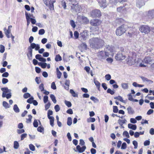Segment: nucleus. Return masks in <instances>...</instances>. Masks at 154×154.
Returning a JSON list of instances; mask_svg holds the SVG:
<instances>
[{
    "mask_svg": "<svg viewBox=\"0 0 154 154\" xmlns=\"http://www.w3.org/2000/svg\"><path fill=\"white\" fill-rule=\"evenodd\" d=\"M145 5L144 0H137L136 6L140 8Z\"/></svg>",
    "mask_w": 154,
    "mask_h": 154,
    "instance_id": "obj_14",
    "label": "nucleus"
},
{
    "mask_svg": "<svg viewBox=\"0 0 154 154\" xmlns=\"http://www.w3.org/2000/svg\"><path fill=\"white\" fill-rule=\"evenodd\" d=\"M54 109L56 112H58L60 110V107L58 105H56L54 106Z\"/></svg>",
    "mask_w": 154,
    "mask_h": 154,
    "instance_id": "obj_55",
    "label": "nucleus"
},
{
    "mask_svg": "<svg viewBox=\"0 0 154 154\" xmlns=\"http://www.w3.org/2000/svg\"><path fill=\"white\" fill-rule=\"evenodd\" d=\"M88 31H84L82 33H81V35L82 37L83 38V39H86L88 38Z\"/></svg>",
    "mask_w": 154,
    "mask_h": 154,
    "instance_id": "obj_15",
    "label": "nucleus"
},
{
    "mask_svg": "<svg viewBox=\"0 0 154 154\" xmlns=\"http://www.w3.org/2000/svg\"><path fill=\"white\" fill-rule=\"evenodd\" d=\"M118 107L116 106H113V112L115 113L118 112Z\"/></svg>",
    "mask_w": 154,
    "mask_h": 154,
    "instance_id": "obj_56",
    "label": "nucleus"
},
{
    "mask_svg": "<svg viewBox=\"0 0 154 154\" xmlns=\"http://www.w3.org/2000/svg\"><path fill=\"white\" fill-rule=\"evenodd\" d=\"M114 99H115L118 100L122 102L125 103V101L123 100L122 98L120 96L115 97H114Z\"/></svg>",
    "mask_w": 154,
    "mask_h": 154,
    "instance_id": "obj_32",
    "label": "nucleus"
},
{
    "mask_svg": "<svg viewBox=\"0 0 154 154\" xmlns=\"http://www.w3.org/2000/svg\"><path fill=\"white\" fill-rule=\"evenodd\" d=\"M61 4L62 6L63 7L64 9H66V3L63 0L61 2Z\"/></svg>",
    "mask_w": 154,
    "mask_h": 154,
    "instance_id": "obj_42",
    "label": "nucleus"
},
{
    "mask_svg": "<svg viewBox=\"0 0 154 154\" xmlns=\"http://www.w3.org/2000/svg\"><path fill=\"white\" fill-rule=\"evenodd\" d=\"M50 97L53 102L55 103H56L57 101L54 96L53 94H51L50 95Z\"/></svg>",
    "mask_w": 154,
    "mask_h": 154,
    "instance_id": "obj_37",
    "label": "nucleus"
},
{
    "mask_svg": "<svg viewBox=\"0 0 154 154\" xmlns=\"http://www.w3.org/2000/svg\"><path fill=\"white\" fill-rule=\"evenodd\" d=\"M39 88L40 90L41 91H44V87L43 84H41L39 86Z\"/></svg>",
    "mask_w": 154,
    "mask_h": 154,
    "instance_id": "obj_57",
    "label": "nucleus"
},
{
    "mask_svg": "<svg viewBox=\"0 0 154 154\" xmlns=\"http://www.w3.org/2000/svg\"><path fill=\"white\" fill-rule=\"evenodd\" d=\"M71 2L70 4L72 8H74L77 5V2L75 0H71Z\"/></svg>",
    "mask_w": 154,
    "mask_h": 154,
    "instance_id": "obj_28",
    "label": "nucleus"
},
{
    "mask_svg": "<svg viewBox=\"0 0 154 154\" xmlns=\"http://www.w3.org/2000/svg\"><path fill=\"white\" fill-rule=\"evenodd\" d=\"M25 16L27 22V26H28L30 24V16L28 13L26 12Z\"/></svg>",
    "mask_w": 154,
    "mask_h": 154,
    "instance_id": "obj_23",
    "label": "nucleus"
},
{
    "mask_svg": "<svg viewBox=\"0 0 154 154\" xmlns=\"http://www.w3.org/2000/svg\"><path fill=\"white\" fill-rule=\"evenodd\" d=\"M98 2L99 6L101 7L105 8L107 5V4L106 2V0H98Z\"/></svg>",
    "mask_w": 154,
    "mask_h": 154,
    "instance_id": "obj_12",
    "label": "nucleus"
},
{
    "mask_svg": "<svg viewBox=\"0 0 154 154\" xmlns=\"http://www.w3.org/2000/svg\"><path fill=\"white\" fill-rule=\"evenodd\" d=\"M3 105L5 108H7L9 107L8 103L5 101H4L3 102Z\"/></svg>",
    "mask_w": 154,
    "mask_h": 154,
    "instance_id": "obj_41",
    "label": "nucleus"
},
{
    "mask_svg": "<svg viewBox=\"0 0 154 154\" xmlns=\"http://www.w3.org/2000/svg\"><path fill=\"white\" fill-rule=\"evenodd\" d=\"M29 147L31 151H34L35 150V147L32 144H31L29 145Z\"/></svg>",
    "mask_w": 154,
    "mask_h": 154,
    "instance_id": "obj_50",
    "label": "nucleus"
},
{
    "mask_svg": "<svg viewBox=\"0 0 154 154\" xmlns=\"http://www.w3.org/2000/svg\"><path fill=\"white\" fill-rule=\"evenodd\" d=\"M28 53L27 54V55L29 60H31L32 58V50L31 48H28Z\"/></svg>",
    "mask_w": 154,
    "mask_h": 154,
    "instance_id": "obj_17",
    "label": "nucleus"
},
{
    "mask_svg": "<svg viewBox=\"0 0 154 154\" xmlns=\"http://www.w3.org/2000/svg\"><path fill=\"white\" fill-rule=\"evenodd\" d=\"M150 27L146 25H141L139 27V30L140 32L145 34L149 33L150 32Z\"/></svg>",
    "mask_w": 154,
    "mask_h": 154,
    "instance_id": "obj_5",
    "label": "nucleus"
},
{
    "mask_svg": "<svg viewBox=\"0 0 154 154\" xmlns=\"http://www.w3.org/2000/svg\"><path fill=\"white\" fill-rule=\"evenodd\" d=\"M152 61L151 57H146L142 61V62L145 63H148Z\"/></svg>",
    "mask_w": 154,
    "mask_h": 154,
    "instance_id": "obj_20",
    "label": "nucleus"
},
{
    "mask_svg": "<svg viewBox=\"0 0 154 154\" xmlns=\"http://www.w3.org/2000/svg\"><path fill=\"white\" fill-rule=\"evenodd\" d=\"M27 136V134H26L24 133L22 134L21 135V140H23L24 138H26Z\"/></svg>",
    "mask_w": 154,
    "mask_h": 154,
    "instance_id": "obj_58",
    "label": "nucleus"
},
{
    "mask_svg": "<svg viewBox=\"0 0 154 154\" xmlns=\"http://www.w3.org/2000/svg\"><path fill=\"white\" fill-rule=\"evenodd\" d=\"M70 93L72 94V96L73 97H75L76 96V94H75L74 91L72 89H71L70 91Z\"/></svg>",
    "mask_w": 154,
    "mask_h": 154,
    "instance_id": "obj_60",
    "label": "nucleus"
},
{
    "mask_svg": "<svg viewBox=\"0 0 154 154\" xmlns=\"http://www.w3.org/2000/svg\"><path fill=\"white\" fill-rule=\"evenodd\" d=\"M128 127L129 128L132 129L133 130H135L137 128V126L135 125H133L129 123L128 125Z\"/></svg>",
    "mask_w": 154,
    "mask_h": 154,
    "instance_id": "obj_24",
    "label": "nucleus"
},
{
    "mask_svg": "<svg viewBox=\"0 0 154 154\" xmlns=\"http://www.w3.org/2000/svg\"><path fill=\"white\" fill-rule=\"evenodd\" d=\"M57 75V77L58 79H60L62 75L61 72L59 70L58 68H57L56 69Z\"/></svg>",
    "mask_w": 154,
    "mask_h": 154,
    "instance_id": "obj_31",
    "label": "nucleus"
},
{
    "mask_svg": "<svg viewBox=\"0 0 154 154\" xmlns=\"http://www.w3.org/2000/svg\"><path fill=\"white\" fill-rule=\"evenodd\" d=\"M125 57L122 53L119 52L116 56L115 59L117 60H123L125 59Z\"/></svg>",
    "mask_w": 154,
    "mask_h": 154,
    "instance_id": "obj_10",
    "label": "nucleus"
},
{
    "mask_svg": "<svg viewBox=\"0 0 154 154\" xmlns=\"http://www.w3.org/2000/svg\"><path fill=\"white\" fill-rule=\"evenodd\" d=\"M79 48H81V50H82L83 51L87 49V45L85 43H82L80 45L79 47Z\"/></svg>",
    "mask_w": 154,
    "mask_h": 154,
    "instance_id": "obj_22",
    "label": "nucleus"
},
{
    "mask_svg": "<svg viewBox=\"0 0 154 154\" xmlns=\"http://www.w3.org/2000/svg\"><path fill=\"white\" fill-rule=\"evenodd\" d=\"M53 111L51 110H49L48 112V117L50 120V125L53 127L54 125V118L53 116H50V115H52Z\"/></svg>",
    "mask_w": 154,
    "mask_h": 154,
    "instance_id": "obj_7",
    "label": "nucleus"
},
{
    "mask_svg": "<svg viewBox=\"0 0 154 154\" xmlns=\"http://www.w3.org/2000/svg\"><path fill=\"white\" fill-rule=\"evenodd\" d=\"M133 144L134 146V148L136 149H137L138 146V143L135 140H134L133 141Z\"/></svg>",
    "mask_w": 154,
    "mask_h": 154,
    "instance_id": "obj_54",
    "label": "nucleus"
},
{
    "mask_svg": "<svg viewBox=\"0 0 154 154\" xmlns=\"http://www.w3.org/2000/svg\"><path fill=\"white\" fill-rule=\"evenodd\" d=\"M131 28L128 32V36L130 38H132L134 35L137 34V30L134 28Z\"/></svg>",
    "mask_w": 154,
    "mask_h": 154,
    "instance_id": "obj_8",
    "label": "nucleus"
},
{
    "mask_svg": "<svg viewBox=\"0 0 154 154\" xmlns=\"http://www.w3.org/2000/svg\"><path fill=\"white\" fill-rule=\"evenodd\" d=\"M38 65L40 66L43 69L45 68L47 66V64L46 63H43L41 62H39L38 63Z\"/></svg>",
    "mask_w": 154,
    "mask_h": 154,
    "instance_id": "obj_30",
    "label": "nucleus"
},
{
    "mask_svg": "<svg viewBox=\"0 0 154 154\" xmlns=\"http://www.w3.org/2000/svg\"><path fill=\"white\" fill-rule=\"evenodd\" d=\"M94 82L95 85L96 86L97 88L99 90L100 85V83L98 81L96 80L95 79H94Z\"/></svg>",
    "mask_w": 154,
    "mask_h": 154,
    "instance_id": "obj_27",
    "label": "nucleus"
},
{
    "mask_svg": "<svg viewBox=\"0 0 154 154\" xmlns=\"http://www.w3.org/2000/svg\"><path fill=\"white\" fill-rule=\"evenodd\" d=\"M13 109L14 111L16 112H18L20 111V109L17 104H15L14 105Z\"/></svg>",
    "mask_w": 154,
    "mask_h": 154,
    "instance_id": "obj_34",
    "label": "nucleus"
},
{
    "mask_svg": "<svg viewBox=\"0 0 154 154\" xmlns=\"http://www.w3.org/2000/svg\"><path fill=\"white\" fill-rule=\"evenodd\" d=\"M19 146V144L17 141H15L14 142V148L15 149H17Z\"/></svg>",
    "mask_w": 154,
    "mask_h": 154,
    "instance_id": "obj_39",
    "label": "nucleus"
},
{
    "mask_svg": "<svg viewBox=\"0 0 154 154\" xmlns=\"http://www.w3.org/2000/svg\"><path fill=\"white\" fill-rule=\"evenodd\" d=\"M125 8L124 6H121L117 8V11L118 12L122 13Z\"/></svg>",
    "mask_w": 154,
    "mask_h": 154,
    "instance_id": "obj_35",
    "label": "nucleus"
},
{
    "mask_svg": "<svg viewBox=\"0 0 154 154\" xmlns=\"http://www.w3.org/2000/svg\"><path fill=\"white\" fill-rule=\"evenodd\" d=\"M69 59L68 57L63 56V60L65 62H67L69 61Z\"/></svg>",
    "mask_w": 154,
    "mask_h": 154,
    "instance_id": "obj_44",
    "label": "nucleus"
},
{
    "mask_svg": "<svg viewBox=\"0 0 154 154\" xmlns=\"http://www.w3.org/2000/svg\"><path fill=\"white\" fill-rule=\"evenodd\" d=\"M32 49L35 48V49L36 50H38L40 48V46L38 44H36L35 43H31L30 45V47H29Z\"/></svg>",
    "mask_w": 154,
    "mask_h": 154,
    "instance_id": "obj_16",
    "label": "nucleus"
},
{
    "mask_svg": "<svg viewBox=\"0 0 154 154\" xmlns=\"http://www.w3.org/2000/svg\"><path fill=\"white\" fill-rule=\"evenodd\" d=\"M95 121V119L94 118L90 117L87 119V121L88 122H93Z\"/></svg>",
    "mask_w": 154,
    "mask_h": 154,
    "instance_id": "obj_38",
    "label": "nucleus"
},
{
    "mask_svg": "<svg viewBox=\"0 0 154 154\" xmlns=\"http://www.w3.org/2000/svg\"><path fill=\"white\" fill-rule=\"evenodd\" d=\"M123 135H125L128 138L129 137V135L127 131H125L123 133Z\"/></svg>",
    "mask_w": 154,
    "mask_h": 154,
    "instance_id": "obj_61",
    "label": "nucleus"
},
{
    "mask_svg": "<svg viewBox=\"0 0 154 154\" xmlns=\"http://www.w3.org/2000/svg\"><path fill=\"white\" fill-rule=\"evenodd\" d=\"M37 130L38 131L40 132H43L44 131V128L43 127H41L40 126L38 127V128Z\"/></svg>",
    "mask_w": 154,
    "mask_h": 154,
    "instance_id": "obj_46",
    "label": "nucleus"
},
{
    "mask_svg": "<svg viewBox=\"0 0 154 154\" xmlns=\"http://www.w3.org/2000/svg\"><path fill=\"white\" fill-rule=\"evenodd\" d=\"M65 103L66 105L69 107H70L72 106L71 103L69 101H65Z\"/></svg>",
    "mask_w": 154,
    "mask_h": 154,
    "instance_id": "obj_51",
    "label": "nucleus"
},
{
    "mask_svg": "<svg viewBox=\"0 0 154 154\" xmlns=\"http://www.w3.org/2000/svg\"><path fill=\"white\" fill-rule=\"evenodd\" d=\"M33 126L35 127H37L38 126V122L36 119H35L33 123Z\"/></svg>",
    "mask_w": 154,
    "mask_h": 154,
    "instance_id": "obj_59",
    "label": "nucleus"
},
{
    "mask_svg": "<svg viewBox=\"0 0 154 154\" xmlns=\"http://www.w3.org/2000/svg\"><path fill=\"white\" fill-rule=\"evenodd\" d=\"M31 95L30 94L28 93H26L24 94L23 95L24 98L27 99L30 97Z\"/></svg>",
    "mask_w": 154,
    "mask_h": 154,
    "instance_id": "obj_40",
    "label": "nucleus"
},
{
    "mask_svg": "<svg viewBox=\"0 0 154 154\" xmlns=\"http://www.w3.org/2000/svg\"><path fill=\"white\" fill-rule=\"evenodd\" d=\"M2 91H3L2 97H6L7 99H9L11 98V95L10 93L6 94V93L10 92L11 91L9 90L7 87L2 88Z\"/></svg>",
    "mask_w": 154,
    "mask_h": 154,
    "instance_id": "obj_4",
    "label": "nucleus"
},
{
    "mask_svg": "<svg viewBox=\"0 0 154 154\" xmlns=\"http://www.w3.org/2000/svg\"><path fill=\"white\" fill-rule=\"evenodd\" d=\"M55 60L57 62L60 61L62 60V57L59 54H57L55 56Z\"/></svg>",
    "mask_w": 154,
    "mask_h": 154,
    "instance_id": "obj_33",
    "label": "nucleus"
},
{
    "mask_svg": "<svg viewBox=\"0 0 154 154\" xmlns=\"http://www.w3.org/2000/svg\"><path fill=\"white\" fill-rule=\"evenodd\" d=\"M70 24L71 26L73 28H74L75 26V24L74 21L72 20L70 21Z\"/></svg>",
    "mask_w": 154,
    "mask_h": 154,
    "instance_id": "obj_53",
    "label": "nucleus"
},
{
    "mask_svg": "<svg viewBox=\"0 0 154 154\" xmlns=\"http://www.w3.org/2000/svg\"><path fill=\"white\" fill-rule=\"evenodd\" d=\"M113 51L112 48L108 46L105 50V52L101 51L97 53V56L100 60H102L109 57V55H112Z\"/></svg>",
    "mask_w": 154,
    "mask_h": 154,
    "instance_id": "obj_2",
    "label": "nucleus"
},
{
    "mask_svg": "<svg viewBox=\"0 0 154 154\" xmlns=\"http://www.w3.org/2000/svg\"><path fill=\"white\" fill-rule=\"evenodd\" d=\"M90 15L93 17H99L101 16V13L100 10L95 9L92 11Z\"/></svg>",
    "mask_w": 154,
    "mask_h": 154,
    "instance_id": "obj_6",
    "label": "nucleus"
},
{
    "mask_svg": "<svg viewBox=\"0 0 154 154\" xmlns=\"http://www.w3.org/2000/svg\"><path fill=\"white\" fill-rule=\"evenodd\" d=\"M51 105V104L50 102H48V103L46 104L45 106V108L46 110L48 109L50 107Z\"/></svg>",
    "mask_w": 154,
    "mask_h": 154,
    "instance_id": "obj_64",
    "label": "nucleus"
},
{
    "mask_svg": "<svg viewBox=\"0 0 154 154\" xmlns=\"http://www.w3.org/2000/svg\"><path fill=\"white\" fill-rule=\"evenodd\" d=\"M107 92L108 93H109L111 95L114 94L115 92L112 90H111L110 88H108L107 91Z\"/></svg>",
    "mask_w": 154,
    "mask_h": 154,
    "instance_id": "obj_49",
    "label": "nucleus"
},
{
    "mask_svg": "<svg viewBox=\"0 0 154 154\" xmlns=\"http://www.w3.org/2000/svg\"><path fill=\"white\" fill-rule=\"evenodd\" d=\"M127 26L123 24L117 28L116 30V33L117 35L120 36L123 34L126 31Z\"/></svg>",
    "mask_w": 154,
    "mask_h": 154,
    "instance_id": "obj_3",
    "label": "nucleus"
},
{
    "mask_svg": "<svg viewBox=\"0 0 154 154\" xmlns=\"http://www.w3.org/2000/svg\"><path fill=\"white\" fill-rule=\"evenodd\" d=\"M4 30L5 32V34L8 38H9L11 37V30L10 29H6V28H4Z\"/></svg>",
    "mask_w": 154,
    "mask_h": 154,
    "instance_id": "obj_18",
    "label": "nucleus"
},
{
    "mask_svg": "<svg viewBox=\"0 0 154 154\" xmlns=\"http://www.w3.org/2000/svg\"><path fill=\"white\" fill-rule=\"evenodd\" d=\"M43 100L44 103H47L48 100V97L46 95L44 97Z\"/></svg>",
    "mask_w": 154,
    "mask_h": 154,
    "instance_id": "obj_62",
    "label": "nucleus"
},
{
    "mask_svg": "<svg viewBox=\"0 0 154 154\" xmlns=\"http://www.w3.org/2000/svg\"><path fill=\"white\" fill-rule=\"evenodd\" d=\"M86 149L85 146H83L82 147H81L80 146L78 145V151L80 153H82Z\"/></svg>",
    "mask_w": 154,
    "mask_h": 154,
    "instance_id": "obj_19",
    "label": "nucleus"
},
{
    "mask_svg": "<svg viewBox=\"0 0 154 154\" xmlns=\"http://www.w3.org/2000/svg\"><path fill=\"white\" fill-rule=\"evenodd\" d=\"M78 20L81 23H87L89 22V20L85 17L79 16L78 17Z\"/></svg>",
    "mask_w": 154,
    "mask_h": 154,
    "instance_id": "obj_9",
    "label": "nucleus"
},
{
    "mask_svg": "<svg viewBox=\"0 0 154 154\" xmlns=\"http://www.w3.org/2000/svg\"><path fill=\"white\" fill-rule=\"evenodd\" d=\"M45 33V30L44 29H41L38 31V34L39 35H43Z\"/></svg>",
    "mask_w": 154,
    "mask_h": 154,
    "instance_id": "obj_45",
    "label": "nucleus"
},
{
    "mask_svg": "<svg viewBox=\"0 0 154 154\" xmlns=\"http://www.w3.org/2000/svg\"><path fill=\"white\" fill-rule=\"evenodd\" d=\"M8 80L6 78H3L2 79V83L4 84H5L8 82Z\"/></svg>",
    "mask_w": 154,
    "mask_h": 154,
    "instance_id": "obj_63",
    "label": "nucleus"
},
{
    "mask_svg": "<svg viewBox=\"0 0 154 154\" xmlns=\"http://www.w3.org/2000/svg\"><path fill=\"white\" fill-rule=\"evenodd\" d=\"M122 88L124 89H127L128 88V83H122L121 84Z\"/></svg>",
    "mask_w": 154,
    "mask_h": 154,
    "instance_id": "obj_29",
    "label": "nucleus"
},
{
    "mask_svg": "<svg viewBox=\"0 0 154 154\" xmlns=\"http://www.w3.org/2000/svg\"><path fill=\"white\" fill-rule=\"evenodd\" d=\"M33 97H31L28 99L27 100V102L29 103H32L33 100Z\"/></svg>",
    "mask_w": 154,
    "mask_h": 154,
    "instance_id": "obj_47",
    "label": "nucleus"
},
{
    "mask_svg": "<svg viewBox=\"0 0 154 154\" xmlns=\"http://www.w3.org/2000/svg\"><path fill=\"white\" fill-rule=\"evenodd\" d=\"M126 0H109L110 3L116 5L118 2L121 3L122 2H125Z\"/></svg>",
    "mask_w": 154,
    "mask_h": 154,
    "instance_id": "obj_21",
    "label": "nucleus"
},
{
    "mask_svg": "<svg viewBox=\"0 0 154 154\" xmlns=\"http://www.w3.org/2000/svg\"><path fill=\"white\" fill-rule=\"evenodd\" d=\"M126 122L127 120L125 119L124 120L119 119L118 120V123L121 126H122Z\"/></svg>",
    "mask_w": 154,
    "mask_h": 154,
    "instance_id": "obj_26",
    "label": "nucleus"
},
{
    "mask_svg": "<svg viewBox=\"0 0 154 154\" xmlns=\"http://www.w3.org/2000/svg\"><path fill=\"white\" fill-rule=\"evenodd\" d=\"M51 88L52 89L54 90H55L56 89V86L55 83L54 82H53L52 83L51 85Z\"/></svg>",
    "mask_w": 154,
    "mask_h": 154,
    "instance_id": "obj_52",
    "label": "nucleus"
},
{
    "mask_svg": "<svg viewBox=\"0 0 154 154\" xmlns=\"http://www.w3.org/2000/svg\"><path fill=\"white\" fill-rule=\"evenodd\" d=\"M105 79L107 81H109L111 79V77L110 75L109 74H107L105 76Z\"/></svg>",
    "mask_w": 154,
    "mask_h": 154,
    "instance_id": "obj_48",
    "label": "nucleus"
},
{
    "mask_svg": "<svg viewBox=\"0 0 154 154\" xmlns=\"http://www.w3.org/2000/svg\"><path fill=\"white\" fill-rule=\"evenodd\" d=\"M89 43L91 47L98 49L103 45L104 42L102 39L95 37L90 39Z\"/></svg>",
    "mask_w": 154,
    "mask_h": 154,
    "instance_id": "obj_1",
    "label": "nucleus"
},
{
    "mask_svg": "<svg viewBox=\"0 0 154 154\" xmlns=\"http://www.w3.org/2000/svg\"><path fill=\"white\" fill-rule=\"evenodd\" d=\"M127 110L128 113L129 114H133L134 113V112L133 109L131 107L129 106L127 108Z\"/></svg>",
    "mask_w": 154,
    "mask_h": 154,
    "instance_id": "obj_25",
    "label": "nucleus"
},
{
    "mask_svg": "<svg viewBox=\"0 0 154 154\" xmlns=\"http://www.w3.org/2000/svg\"><path fill=\"white\" fill-rule=\"evenodd\" d=\"M67 124L69 126H70L72 124V119L71 117H69L67 119Z\"/></svg>",
    "mask_w": 154,
    "mask_h": 154,
    "instance_id": "obj_36",
    "label": "nucleus"
},
{
    "mask_svg": "<svg viewBox=\"0 0 154 154\" xmlns=\"http://www.w3.org/2000/svg\"><path fill=\"white\" fill-rule=\"evenodd\" d=\"M0 52L1 53H3L5 50V48L4 46L1 45H0Z\"/></svg>",
    "mask_w": 154,
    "mask_h": 154,
    "instance_id": "obj_43",
    "label": "nucleus"
},
{
    "mask_svg": "<svg viewBox=\"0 0 154 154\" xmlns=\"http://www.w3.org/2000/svg\"><path fill=\"white\" fill-rule=\"evenodd\" d=\"M146 14L149 18L152 19L154 17V10H152L145 13Z\"/></svg>",
    "mask_w": 154,
    "mask_h": 154,
    "instance_id": "obj_13",
    "label": "nucleus"
},
{
    "mask_svg": "<svg viewBox=\"0 0 154 154\" xmlns=\"http://www.w3.org/2000/svg\"><path fill=\"white\" fill-rule=\"evenodd\" d=\"M101 23V21L99 20H92L90 21V24L92 26H97L100 25Z\"/></svg>",
    "mask_w": 154,
    "mask_h": 154,
    "instance_id": "obj_11",
    "label": "nucleus"
}]
</instances>
